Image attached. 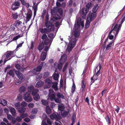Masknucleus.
Instances as JSON below:
<instances>
[{
  "instance_id": "obj_25",
  "label": "nucleus",
  "mask_w": 125,
  "mask_h": 125,
  "mask_svg": "<svg viewBox=\"0 0 125 125\" xmlns=\"http://www.w3.org/2000/svg\"><path fill=\"white\" fill-rule=\"evenodd\" d=\"M54 79L55 81H58V78L59 76V75L58 73H54L53 76Z\"/></svg>"
},
{
  "instance_id": "obj_54",
  "label": "nucleus",
  "mask_w": 125,
  "mask_h": 125,
  "mask_svg": "<svg viewBox=\"0 0 125 125\" xmlns=\"http://www.w3.org/2000/svg\"><path fill=\"white\" fill-rule=\"evenodd\" d=\"M38 111V110L37 109L35 108L32 110L31 112V113L32 114H35Z\"/></svg>"
},
{
  "instance_id": "obj_51",
  "label": "nucleus",
  "mask_w": 125,
  "mask_h": 125,
  "mask_svg": "<svg viewBox=\"0 0 125 125\" xmlns=\"http://www.w3.org/2000/svg\"><path fill=\"white\" fill-rule=\"evenodd\" d=\"M23 79H20L18 80L15 83V84L16 85H18L20 84L22 82Z\"/></svg>"
},
{
  "instance_id": "obj_15",
  "label": "nucleus",
  "mask_w": 125,
  "mask_h": 125,
  "mask_svg": "<svg viewBox=\"0 0 125 125\" xmlns=\"http://www.w3.org/2000/svg\"><path fill=\"white\" fill-rule=\"evenodd\" d=\"M63 63H61L60 62V63L58 64L57 62H55L54 64V66L56 69L58 68L59 70H60L62 69V65Z\"/></svg>"
},
{
  "instance_id": "obj_34",
  "label": "nucleus",
  "mask_w": 125,
  "mask_h": 125,
  "mask_svg": "<svg viewBox=\"0 0 125 125\" xmlns=\"http://www.w3.org/2000/svg\"><path fill=\"white\" fill-rule=\"evenodd\" d=\"M58 9L56 7H54L51 10V12L52 14H55V13H57Z\"/></svg>"
},
{
  "instance_id": "obj_63",
  "label": "nucleus",
  "mask_w": 125,
  "mask_h": 125,
  "mask_svg": "<svg viewBox=\"0 0 125 125\" xmlns=\"http://www.w3.org/2000/svg\"><path fill=\"white\" fill-rule=\"evenodd\" d=\"M22 96L20 94H18L17 97V99L19 100H21L22 99Z\"/></svg>"
},
{
  "instance_id": "obj_55",
  "label": "nucleus",
  "mask_w": 125,
  "mask_h": 125,
  "mask_svg": "<svg viewBox=\"0 0 125 125\" xmlns=\"http://www.w3.org/2000/svg\"><path fill=\"white\" fill-rule=\"evenodd\" d=\"M123 18L122 19L120 22H119L120 23V24L121 25L123 22L125 21V15H123Z\"/></svg>"
},
{
  "instance_id": "obj_23",
  "label": "nucleus",
  "mask_w": 125,
  "mask_h": 125,
  "mask_svg": "<svg viewBox=\"0 0 125 125\" xmlns=\"http://www.w3.org/2000/svg\"><path fill=\"white\" fill-rule=\"evenodd\" d=\"M50 117L52 119H55L56 120H58V117L56 113H53L50 115Z\"/></svg>"
},
{
  "instance_id": "obj_31",
  "label": "nucleus",
  "mask_w": 125,
  "mask_h": 125,
  "mask_svg": "<svg viewBox=\"0 0 125 125\" xmlns=\"http://www.w3.org/2000/svg\"><path fill=\"white\" fill-rule=\"evenodd\" d=\"M91 21H92L88 19V18H87L86 22L85 24V28H87L89 27Z\"/></svg>"
},
{
  "instance_id": "obj_46",
  "label": "nucleus",
  "mask_w": 125,
  "mask_h": 125,
  "mask_svg": "<svg viewBox=\"0 0 125 125\" xmlns=\"http://www.w3.org/2000/svg\"><path fill=\"white\" fill-rule=\"evenodd\" d=\"M41 102L42 104L44 105H46L48 103V102L44 99H42L41 100Z\"/></svg>"
},
{
  "instance_id": "obj_12",
  "label": "nucleus",
  "mask_w": 125,
  "mask_h": 125,
  "mask_svg": "<svg viewBox=\"0 0 125 125\" xmlns=\"http://www.w3.org/2000/svg\"><path fill=\"white\" fill-rule=\"evenodd\" d=\"M101 68V65L99 64V65L97 66V67L95 70V75L98 76L100 73V70Z\"/></svg>"
},
{
  "instance_id": "obj_9",
  "label": "nucleus",
  "mask_w": 125,
  "mask_h": 125,
  "mask_svg": "<svg viewBox=\"0 0 125 125\" xmlns=\"http://www.w3.org/2000/svg\"><path fill=\"white\" fill-rule=\"evenodd\" d=\"M20 2L19 1H15L12 5V9L13 10H15L19 8L20 7Z\"/></svg>"
},
{
  "instance_id": "obj_16",
  "label": "nucleus",
  "mask_w": 125,
  "mask_h": 125,
  "mask_svg": "<svg viewBox=\"0 0 125 125\" xmlns=\"http://www.w3.org/2000/svg\"><path fill=\"white\" fill-rule=\"evenodd\" d=\"M15 73L16 75L20 79H23V75L19 71H16Z\"/></svg>"
},
{
  "instance_id": "obj_28",
  "label": "nucleus",
  "mask_w": 125,
  "mask_h": 125,
  "mask_svg": "<svg viewBox=\"0 0 125 125\" xmlns=\"http://www.w3.org/2000/svg\"><path fill=\"white\" fill-rule=\"evenodd\" d=\"M26 110V108L24 107H20L18 109L19 113H23Z\"/></svg>"
},
{
  "instance_id": "obj_4",
  "label": "nucleus",
  "mask_w": 125,
  "mask_h": 125,
  "mask_svg": "<svg viewBox=\"0 0 125 125\" xmlns=\"http://www.w3.org/2000/svg\"><path fill=\"white\" fill-rule=\"evenodd\" d=\"M92 7V4L91 2L87 3L86 6V8H83L80 11L81 14L84 16H85L87 14L89 9Z\"/></svg>"
},
{
  "instance_id": "obj_41",
  "label": "nucleus",
  "mask_w": 125,
  "mask_h": 125,
  "mask_svg": "<svg viewBox=\"0 0 125 125\" xmlns=\"http://www.w3.org/2000/svg\"><path fill=\"white\" fill-rule=\"evenodd\" d=\"M34 99L36 101H38L40 98V96L39 94L33 96Z\"/></svg>"
},
{
  "instance_id": "obj_26",
  "label": "nucleus",
  "mask_w": 125,
  "mask_h": 125,
  "mask_svg": "<svg viewBox=\"0 0 125 125\" xmlns=\"http://www.w3.org/2000/svg\"><path fill=\"white\" fill-rule=\"evenodd\" d=\"M113 32V31H110L109 32L108 37L110 40H112L114 38L113 35L111 34L112 33L114 34V33Z\"/></svg>"
},
{
  "instance_id": "obj_45",
  "label": "nucleus",
  "mask_w": 125,
  "mask_h": 125,
  "mask_svg": "<svg viewBox=\"0 0 125 125\" xmlns=\"http://www.w3.org/2000/svg\"><path fill=\"white\" fill-rule=\"evenodd\" d=\"M8 74L10 76H13L14 75V72L12 70H10L8 72Z\"/></svg>"
},
{
  "instance_id": "obj_13",
  "label": "nucleus",
  "mask_w": 125,
  "mask_h": 125,
  "mask_svg": "<svg viewBox=\"0 0 125 125\" xmlns=\"http://www.w3.org/2000/svg\"><path fill=\"white\" fill-rule=\"evenodd\" d=\"M67 56L65 54L62 55L60 59V62L61 63L64 64L67 60Z\"/></svg>"
},
{
  "instance_id": "obj_38",
  "label": "nucleus",
  "mask_w": 125,
  "mask_h": 125,
  "mask_svg": "<svg viewBox=\"0 0 125 125\" xmlns=\"http://www.w3.org/2000/svg\"><path fill=\"white\" fill-rule=\"evenodd\" d=\"M46 111L47 114H50L51 113V110L49 106H47L46 108Z\"/></svg>"
},
{
  "instance_id": "obj_36",
  "label": "nucleus",
  "mask_w": 125,
  "mask_h": 125,
  "mask_svg": "<svg viewBox=\"0 0 125 125\" xmlns=\"http://www.w3.org/2000/svg\"><path fill=\"white\" fill-rule=\"evenodd\" d=\"M22 23L21 21H20L19 20L17 21H16L15 23V26L16 27H17L19 26Z\"/></svg>"
},
{
  "instance_id": "obj_8",
  "label": "nucleus",
  "mask_w": 125,
  "mask_h": 125,
  "mask_svg": "<svg viewBox=\"0 0 125 125\" xmlns=\"http://www.w3.org/2000/svg\"><path fill=\"white\" fill-rule=\"evenodd\" d=\"M44 62H42L40 65L38 66L36 69H34L32 71V73L34 75L36 74L37 72H40L43 66Z\"/></svg>"
},
{
  "instance_id": "obj_5",
  "label": "nucleus",
  "mask_w": 125,
  "mask_h": 125,
  "mask_svg": "<svg viewBox=\"0 0 125 125\" xmlns=\"http://www.w3.org/2000/svg\"><path fill=\"white\" fill-rule=\"evenodd\" d=\"M122 25L120 24L118 22H117V24H116L114 26L113 30L111 31H113L114 33V35H115V39L117 35L118 34L119 30L120 29Z\"/></svg>"
},
{
  "instance_id": "obj_6",
  "label": "nucleus",
  "mask_w": 125,
  "mask_h": 125,
  "mask_svg": "<svg viewBox=\"0 0 125 125\" xmlns=\"http://www.w3.org/2000/svg\"><path fill=\"white\" fill-rule=\"evenodd\" d=\"M45 25L47 28V29L50 31H53L54 30V26L50 22L47 21L45 22Z\"/></svg>"
},
{
  "instance_id": "obj_11",
  "label": "nucleus",
  "mask_w": 125,
  "mask_h": 125,
  "mask_svg": "<svg viewBox=\"0 0 125 125\" xmlns=\"http://www.w3.org/2000/svg\"><path fill=\"white\" fill-rule=\"evenodd\" d=\"M96 15V13L90 12L89 13L87 18H88V19L92 21L95 18Z\"/></svg>"
},
{
  "instance_id": "obj_18",
  "label": "nucleus",
  "mask_w": 125,
  "mask_h": 125,
  "mask_svg": "<svg viewBox=\"0 0 125 125\" xmlns=\"http://www.w3.org/2000/svg\"><path fill=\"white\" fill-rule=\"evenodd\" d=\"M52 87L54 90L56 91L58 90V83L56 82H52Z\"/></svg>"
},
{
  "instance_id": "obj_48",
  "label": "nucleus",
  "mask_w": 125,
  "mask_h": 125,
  "mask_svg": "<svg viewBox=\"0 0 125 125\" xmlns=\"http://www.w3.org/2000/svg\"><path fill=\"white\" fill-rule=\"evenodd\" d=\"M57 12H58L60 15H62L63 13V11L62 10L61 8L58 9Z\"/></svg>"
},
{
  "instance_id": "obj_22",
  "label": "nucleus",
  "mask_w": 125,
  "mask_h": 125,
  "mask_svg": "<svg viewBox=\"0 0 125 125\" xmlns=\"http://www.w3.org/2000/svg\"><path fill=\"white\" fill-rule=\"evenodd\" d=\"M40 32L42 33H47L48 32L50 31L46 28H42L40 29Z\"/></svg>"
},
{
  "instance_id": "obj_47",
  "label": "nucleus",
  "mask_w": 125,
  "mask_h": 125,
  "mask_svg": "<svg viewBox=\"0 0 125 125\" xmlns=\"http://www.w3.org/2000/svg\"><path fill=\"white\" fill-rule=\"evenodd\" d=\"M125 9V6L118 13V16L115 18V19H117L118 17V16L120 15L121 13L123 12V10Z\"/></svg>"
},
{
  "instance_id": "obj_24",
  "label": "nucleus",
  "mask_w": 125,
  "mask_h": 125,
  "mask_svg": "<svg viewBox=\"0 0 125 125\" xmlns=\"http://www.w3.org/2000/svg\"><path fill=\"white\" fill-rule=\"evenodd\" d=\"M69 113V110L68 111L63 110L61 111V114L62 116L65 117L67 116Z\"/></svg>"
},
{
  "instance_id": "obj_62",
  "label": "nucleus",
  "mask_w": 125,
  "mask_h": 125,
  "mask_svg": "<svg viewBox=\"0 0 125 125\" xmlns=\"http://www.w3.org/2000/svg\"><path fill=\"white\" fill-rule=\"evenodd\" d=\"M33 5L32 7L33 9H35V8H36V10H37V6L38 4H36V3H35L34 2H33Z\"/></svg>"
},
{
  "instance_id": "obj_2",
  "label": "nucleus",
  "mask_w": 125,
  "mask_h": 125,
  "mask_svg": "<svg viewBox=\"0 0 125 125\" xmlns=\"http://www.w3.org/2000/svg\"><path fill=\"white\" fill-rule=\"evenodd\" d=\"M48 96L51 101L54 100L56 102L58 103H61L60 98H64L62 94L60 93H54L53 90L52 89L49 90Z\"/></svg>"
},
{
  "instance_id": "obj_29",
  "label": "nucleus",
  "mask_w": 125,
  "mask_h": 125,
  "mask_svg": "<svg viewBox=\"0 0 125 125\" xmlns=\"http://www.w3.org/2000/svg\"><path fill=\"white\" fill-rule=\"evenodd\" d=\"M10 112L12 115L13 116H15L16 111L15 109L12 107H11L10 109Z\"/></svg>"
},
{
  "instance_id": "obj_52",
  "label": "nucleus",
  "mask_w": 125,
  "mask_h": 125,
  "mask_svg": "<svg viewBox=\"0 0 125 125\" xmlns=\"http://www.w3.org/2000/svg\"><path fill=\"white\" fill-rule=\"evenodd\" d=\"M28 115L27 113H23L20 116L22 118H25L28 116Z\"/></svg>"
},
{
  "instance_id": "obj_17",
  "label": "nucleus",
  "mask_w": 125,
  "mask_h": 125,
  "mask_svg": "<svg viewBox=\"0 0 125 125\" xmlns=\"http://www.w3.org/2000/svg\"><path fill=\"white\" fill-rule=\"evenodd\" d=\"M47 54V52H42L41 56V59L42 61H43L45 60Z\"/></svg>"
},
{
  "instance_id": "obj_14",
  "label": "nucleus",
  "mask_w": 125,
  "mask_h": 125,
  "mask_svg": "<svg viewBox=\"0 0 125 125\" xmlns=\"http://www.w3.org/2000/svg\"><path fill=\"white\" fill-rule=\"evenodd\" d=\"M114 41L112 40L109 44H108L106 47V50H107L110 51L111 50L114 45Z\"/></svg>"
},
{
  "instance_id": "obj_43",
  "label": "nucleus",
  "mask_w": 125,
  "mask_h": 125,
  "mask_svg": "<svg viewBox=\"0 0 125 125\" xmlns=\"http://www.w3.org/2000/svg\"><path fill=\"white\" fill-rule=\"evenodd\" d=\"M34 87L32 85H31L30 86L28 87V90L29 92H31L33 91L34 89Z\"/></svg>"
},
{
  "instance_id": "obj_49",
  "label": "nucleus",
  "mask_w": 125,
  "mask_h": 125,
  "mask_svg": "<svg viewBox=\"0 0 125 125\" xmlns=\"http://www.w3.org/2000/svg\"><path fill=\"white\" fill-rule=\"evenodd\" d=\"M49 75V72H45L43 76V77L44 78L48 77Z\"/></svg>"
},
{
  "instance_id": "obj_19",
  "label": "nucleus",
  "mask_w": 125,
  "mask_h": 125,
  "mask_svg": "<svg viewBox=\"0 0 125 125\" xmlns=\"http://www.w3.org/2000/svg\"><path fill=\"white\" fill-rule=\"evenodd\" d=\"M15 68L18 70V71L21 72H23L24 70L23 68L19 64H15Z\"/></svg>"
},
{
  "instance_id": "obj_37",
  "label": "nucleus",
  "mask_w": 125,
  "mask_h": 125,
  "mask_svg": "<svg viewBox=\"0 0 125 125\" xmlns=\"http://www.w3.org/2000/svg\"><path fill=\"white\" fill-rule=\"evenodd\" d=\"M42 75L41 73H38L36 76V78L37 80H40L42 77Z\"/></svg>"
},
{
  "instance_id": "obj_3",
  "label": "nucleus",
  "mask_w": 125,
  "mask_h": 125,
  "mask_svg": "<svg viewBox=\"0 0 125 125\" xmlns=\"http://www.w3.org/2000/svg\"><path fill=\"white\" fill-rule=\"evenodd\" d=\"M14 52L8 51L6 52V54L3 55L2 59L4 60V63H5L8 61L10 60L14 56Z\"/></svg>"
},
{
  "instance_id": "obj_61",
  "label": "nucleus",
  "mask_w": 125,
  "mask_h": 125,
  "mask_svg": "<svg viewBox=\"0 0 125 125\" xmlns=\"http://www.w3.org/2000/svg\"><path fill=\"white\" fill-rule=\"evenodd\" d=\"M33 5L32 7L33 9H35V8H36V10H37V6L38 4H36V3H35L34 2H33Z\"/></svg>"
},
{
  "instance_id": "obj_27",
  "label": "nucleus",
  "mask_w": 125,
  "mask_h": 125,
  "mask_svg": "<svg viewBox=\"0 0 125 125\" xmlns=\"http://www.w3.org/2000/svg\"><path fill=\"white\" fill-rule=\"evenodd\" d=\"M64 106L63 104H60L58 105V109L61 112L64 110Z\"/></svg>"
},
{
  "instance_id": "obj_30",
  "label": "nucleus",
  "mask_w": 125,
  "mask_h": 125,
  "mask_svg": "<svg viewBox=\"0 0 125 125\" xmlns=\"http://www.w3.org/2000/svg\"><path fill=\"white\" fill-rule=\"evenodd\" d=\"M7 102L6 100L3 99H0V103L3 105L5 106L6 105Z\"/></svg>"
},
{
  "instance_id": "obj_44",
  "label": "nucleus",
  "mask_w": 125,
  "mask_h": 125,
  "mask_svg": "<svg viewBox=\"0 0 125 125\" xmlns=\"http://www.w3.org/2000/svg\"><path fill=\"white\" fill-rule=\"evenodd\" d=\"M75 85L73 83L71 89V92L72 93H74L75 91Z\"/></svg>"
},
{
  "instance_id": "obj_53",
  "label": "nucleus",
  "mask_w": 125,
  "mask_h": 125,
  "mask_svg": "<svg viewBox=\"0 0 125 125\" xmlns=\"http://www.w3.org/2000/svg\"><path fill=\"white\" fill-rule=\"evenodd\" d=\"M12 17L14 19H16L18 17V14L17 13H16L12 14Z\"/></svg>"
},
{
  "instance_id": "obj_58",
  "label": "nucleus",
  "mask_w": 125,
  "mask_h": 125,
  "mask_svg": "<svg viewBox=\"0 0 125 125\" xmlns=\"http://www.w3.org/2000/svg\"><path fill=\"white\" fill-rule=\"evenodd\" d=\"M105 118L107 122L109 124L110 123V121L109 116L108 115H106V116L105 117Z\"/></svg>"
},
{
  "instance_id": "obj_1",
  "label": "nucleus",
  "mask_w": 125,
  "mask_h": 125,
  "mask_svg": "<svg viewBox=\"0 0 125 125\" xmlns=\"http://www.w3.org/2000/svg\"><path fill=\"white\" fill-rule=\"evenodd\" d=\"M83 21H84L80 18H79L77 20V24L74 25L73 28L74 30L73 33L74 37H72L70 38L67 48V50L69 52H70L71 51L75 45L77 41L76 38L78 37L80 35L79 29L80 27V25L82 26V28L84 27Z\"/></svg>"
},
{
  "instance_id": "obj_42",
  "label": "nucleus",
  "mask_w": 125,
  "mask_h": 125,
  "mask_svg": "<svg viewBox=\"0 0 125 125\" xmlns=\"http://www.w3.org/2000/svg\"><path fill=\"white\" fill-rule=\"evenodd\" d=\"M38 90L37 89H34L32 91V95H37V93L38 92Z\"/></svg>"
},
{
  "instance_id": "obj_35",
  "label": "nucleus",
  "mask_w": 125,
  "mask_h": 125,
  "mask_svg": "<svg viewBox=\"0 0 125 125\" xmlns=\"http://www.w3.org/2000/svg\"><path fill=\"white\" fill-rule=\"evenodd\" d=\"M44 42L46 44H48L50 43V45H49V46H50L51 43H52V41L50 39H49L48 38H47L44 41Z\"/></svg>"
},
{
  "instance_id": "obj_32",
  "label": "nucleus",
  "mask_w": 125,
  "mask_h": 125,
  "mask_svg": "<svg viewBox=\"0 0 125 125\" xmlns=\"http://www.w3.org/2000/svg\"><path fill=\"white\" fill-rule=\"evenodd\" d=\"M98 4L96 5L93 9L92 11L93 13H96L98 9Z\"/></svg>"
},
{
  "instance_id": "obj_33",
  "label": "nucleus",
  "mask_w": 125,
  "mask_h": 125,
  "mask_svg": "<svg viewBox=\"0 0 125 125\" xmlns=\"http://www.w3.org/2000/svg\"><path fill=\"white\" fill-rule=\"evenodd\" d=\"M26 90V88L24 86H22L20 87L19 89V91L21 93L24 92Z\"/></svg>"
},
{
  "instance_id": "obj_57",
  "label": "nucleus",
  "mask_w": 125,
  "mask_h": 125,
  "mask_svg": "<svg viewBox=\"0 0 125 125\" xmlns=\"http://www.w3.org/2000/svg\"><path fill=\"white\" fill-rule=\"evenodd\" d=\"M20 104L19 102L15 104V107L17 109H18V108L20 107Z\"/></svg>"
},
{
  "instance_id": "obj_59",
  "label": "nucleus",
  "mask_w": 125,
  "mask_h": 125,
  "mask_svg": "<svg viewBox=\"0 0 125 125\" xmlns=\"http://www.w3.org/2000/svg\"><path fill=\"white\" fill-rule=\"evenodd\" d=\"M21 118V116H18L16 117V120L18 122H20L22 120Z\"/></svg>"
},
{
  "instance_id": "obj_60",
  "label": "nucleus",
  "mask_w": 125,
  "mask_h": 125,
  "mask_svg": "<svg viewBox=\"0 0 125 125\" xmlns=\"http://www.w3.org/2000/svg\"><path fill=\"white\" fill-rule=\"evenodd\" d=\"M49 19V15L48 13H47L45 17V22L48 21Z\"/></svg>"
},
{
  "instance_id": "obj_21",
  "label": "nucleus",
  "mask_w": 125,
  "mask_h": 125,
  "mask_svg": "<svg viewBox=\"0 0 125 125\" xmlns=\"http://www.w3.org/2000/svg\"><path fill=\"white\" fill-rule=\"evenodd\" d=\"M44 84V82L40 80L36 83V86L37 87H39L42 86Z\"/></svg>"
},
{
  "instance_id": "obj_64",
  "label": "nucleus",
  "mask_w": 125,
  "mask_h": 125,
  "mask_svg": "<svg viewBox=\"0 0 125 125\" xmlns=\"http://www.w3.org/2000/svg\"><path fill=\"white\" fill-rule=\"evenodd\" d=\"M27 103L24 102L21 103V106L22 107H25L27 106Z\"/></svg>"
},
{
  "instance_id": "obj_50",
  "label": "nucleus",
  "mask_w": 125,
  "mask_h": 125,
  "mask_svg": "<svg viewBox=\"0 0 125 125\" xmlns=\"http://www.w3.org/2000/svg\"><path fill=\"white\" fill-rule=\"evenodd\" d=\"M55 34L54 35L52 33H50L48 35V37L51 39H53L55 37Z\"/></svg>"
},
{
  "instance_id": "obj_10",
  "label": "nucleus",
  "mask_w": 125,
  "mask_h": 125,
  "mask_svg": "<svg viewBox=\"0 0 125 125\" xmlns=\"http://www.w3.org/2000/svg\"><path fill=\"white\" fill-rule=\"evenodd\" d=\"M45 83L46 85L44 86V89L48 88L50 87L52 83V81L49 78H47L45 80Z\"/></svg>"
},
{
  "instance_id": "obj_56",
  "label": "nucleus",
  "mask_w": 125,
  "mask_h": 125,
  "mask_svg": "<svg viewBox=\"0 0 125 125\" xmlns=\"http://www.w3.org/2000/svg\"><path fill=\"white\" fill-rule=\"evenodd\" d=\"M22 36H21V37ZM21 37L20 35H19L14 37L13 39V40H16Z\"/></svg>"
},
{
  "instance_id": "obj_20",
  "label": "nucleus",
  "mask_w": 125,
  "mask_h": 125,
  "mask_svg": "<svg viewBox=\"0 0 125 125\" xmlns=\"http://www.w3.org/2000/svg\"><path fill=\"white\" fill-rule=\"evenodd\" d=\"M32 15L31 11H29L26 15V20L27 21H29L31 18Z\"/></svg>"
},
{
  "instance_id": "obj_40",
  "label": "nucleus",
  "mask_w": 125,
  "mask_h": 125,
  "mask_svg": "<svg viewBox=\"0 0 125 125\" xmlns=\"http://www.w3.org/2000/svg\"><path fill=\"white\" fill-rule=\"evenodd\" d=\"M85 86V84L84 81H82L81 84V89L82 91H83L84 89Z\"/></svg>"
},
{
  "instance_id": "obj_39",
  "label": "nucleus",
  "mask_w": 125,
  "mask_h": 125,
  "mask_svg": "<svg viewBox=\"0 0 125 125\" xmlns=\"http://www.w3.org/2000/svg\"><path fill=\"white\" fill-rule=\"evenodd\" d=\"M44 46V45L42 44H39L38 47V49L40 51H41L43 49Z\"/></svg>"
},
{
  "instance_id": "obj_7",
  "label": "nucleus",
  "mask_w": 125,
  "mask_h": 125,
  "mask_svg": "<svg viewBox=\"0 0 125 125\" xmlns=\"http://www.w3.org/2000/svg\"><path fill=\"white\" fill-rule=\"evenodd\" d=\"M24 99L27 102H29L31 101L32 98L31 97V94L27 92L23 96Z\"/></svg>"
}]
</instances>
